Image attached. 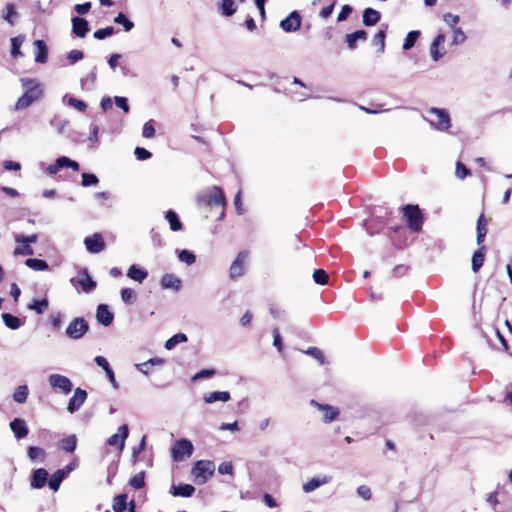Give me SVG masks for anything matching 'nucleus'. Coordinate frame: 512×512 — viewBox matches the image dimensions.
Instances as JSON below:
<instances>
[{
    "mask_svg": "<svg viewBox=\"0 0 512 512\" xmlns=\"http://www.w3.org/2000/svg\"><path fill=\"white\" fill-rule=\"evenodd\" d=\"M429 114H434L437 117V122L430 121V125L437 130L446 131L451 127L450 116L447 110L440 108H431L428 110Z\"/></svg>",
    "mask_w": 512,
    "mask_h": 512,
    "instance_id": "8",
    "label": "nucleus"
},
{
    "mask_svg": "<svg viewBox=\"0 0 512 512\" xmlns=\"http://www.w3.org/2000/svg\"><path fill=\"white\" fill-rule=\"evenodd\" d=\"M28 397V387L26 385H20L18 386L14 393H13V399L15 402L23 404L26 402Z\"/></svg>",
    "mask_w": 512,
    "mask_h": 512,
    "instance_id": "35",
    "label": "nucleus"
},
{
    "mask_svg": "<svg viewBox=\"0 0 512 512\" xmlns=\"http://www.w3.org/2000/svg\"><path fill=\"white\" fill-rule=\"evenodd\" d=\"M128 434V426L126 424L121 425L117 432L109 437L108 444L112 447H117L120 451H122L125 446V441L128 437Z\"/></svg>",
    "mask_w": 512,
    "mask_h": 512,
    "instance_id": "13",
    "label": "nucleus"
},
{
    "mask_svg": "<svg viewBox=\"0 0 512 512\" xmlns=\"http://www.w3.org/2000/svg\"><path fill=\"white\" fill-rule=\"evenodd\" d=\"M77 438L75 435H70L66 438H63L60 441L61 448L66 452H73L76 449Z\"/></svg>",
    "mask_w": 512,
    "mask_h": 512,
    "instance_id": "37",
    "label": "nucleus"
},
{
    "mask_svg": "<svg viewBox=\"0 0 512 512\" xmlns=\"http://www.w3.org/2000/svg\"><path fill=\"white\" fill-rule=\"evenodd\" d=\"M48 473L45 469L39 468L33 472L31 486L35 489L42 488L47 480Z\"/></svg>",
    "mask_w": 512,
    "mask_h": 512,
    "instance_id": "22",
    "label": "nucleus"
},
{
    "mask_svg": "<svg viewBox=\"0 0 512 512\" xmlns=\"http://www.w3.org/2000/svg\"><path fill=\"white\" fill-rule=\"evenodd\" d=\"M99 182L98 177L95 174L83 173L82 174V186L89 187L97 185Z\"/></svg>",
    "mask_w": 512,
    "mask_h": 512,
    "instance_id": "47",
    "label": "nucleus"
},
{
    "mask_svg": "<svg viewBox=\"0 0 512 512\" xmlns=\"http://www.w3.org/2000/svg\"><path fill=\"white\" fill-rule=\"evenodd\" d=\"M315 283L325 285L328 282V274L323 269H316L313 273Z\"/></svg>",
    "mask_w": 512,
    "mask_h": 512,
    "instance_id": "51",
    "label": "nucleus"
},
{
    "mask_svg": "<svg viewBox=\"0 0 512 512\" xmlns=\"http://www.w3.org/2000/svg\"><path fill=\"white\" fill-rule=\"evenodd\" d=\"M310 404L322 413V419L326 423L333 422L339 415V410L334 406L321 404L315 400H311Z\"/></svg>",
    "mask_w": 512,
    "mask_h": 512,
    "instance_id": "12",
    "label": "nucleus"
},
{
    "mask_svg": "<svg viewBox=\"0 0 512 512\" xmlns=\"http://www.w3.org/2000/svg\"><path fill=\"white\" fill-rule=\"evenodd\" d=\"M2 320L4 324L12 330H16L22 326V321L18 317L9 313L2 314Z\"/></svg>",
    "mask_w": 512,
    "mask_h": 512,
    "instance_id": "30",
    "label": "nucleus"
},
{
    "mask_svg": "<svg viewBox=\"0 0 512 512\" xmlns=\"http://www.w3.org/2000/svg\"><path fill=\"white\" fill-rule=\"evenodd\" d=\"M220 9L225 16L233 15L236 12L234 0H221Z\"/></svg>",
    "mask_w": 512,
    "mask_h": 512,
    "instance_id": "39",
    "label": "nucleus"
},
{
    "mask_svg": "<svg viewBox=\"0 0 512 512\" xmlns=\"http://www.w3.org/2000/svg\"><path fill=\"white\" fill-rule=\"evenodd\" d=\"M231 398L230 393L227 391H215L208 393L204 396V401L207 404H212L217 401L227 402Z\"/></svg>",
    "mask_w": 512,
    "mask_h": 512,
    "instance_id": "25",
    "label": "nucleus"
},
{
    "mask_svg": "<svg viewBox=\"0 0 512 512\" xmlns=\"http://www.w3.org/2000/svg\"><path fill=\"white\" fill-rule=\"evenodd\" d=\"M485 252L484 247H481L479 250L475 251L472 256V270L473 272H477L484 263Z\"/></svg>",
    "mask_w": 512,
    "mask_h": 512,
    "instance_id": "33",
    "label": "nucleus"
},
{
    "mask_svg": "<svg viewBox=\"0 0 512 512\" xmlns=\"http://www.w3.org/2000/svg\"><path fill=\"white\" fill-rule=\"evenodd\" d=\"M28 308L30 310H34L36 311L38 314H41L43 313L45 310H47L48 308V301L47 299H42V300H33L29 305H28Z\"/></svg>",
    "mask_w": 512,
    "mask_h": 512,
    "instance_id": "40",
    "label": "nucleus"
},
{
    "mask_svg": "<svg viewBox=\"0 0 512 512\" xmlns=\"http://www.w3.org/2000/svg\"><path fill=\"white\" fill-rule=\"evenodd\" d=\"M10 428L18 439L24 438L28 434V427L23 419L15 418L10 423Z\"/></svg>",
    "mask_w": 512,
    "mask_h": 512,
    "instance_id": "19",
    "label": "nucleus"
},
{
    "mask_svg": "<svg viewBox=\"0 0 512 512\" xmlns=\"http://www.w3.org/2000/svg\"><path fill=\"white\" fill-rule=\"evenodd\" d=\"M134 153L138 160H146L151 157V153L148 150H146L145 148H141V147H136Z\"/></svg>",
    "mask_w": 512,
    "mask_h": 512,
    "instance_id": "64",
    "label": "nucleus"
},
{
    "mask_svg": "<svg viewBox=\"0 0 512 512\" xmlns=\"http://www.w3.org/2000/svg\"><path fill=\"white\" fill-rule=\"evenodd\" d=\"M178 257L181 262H184L187 265H192L196 261V256L189 250L180 251Z\"/></svg>",
    "mask_w": 512,
    "mask_h": 512,
    "instance_id": "49",
    "label": "nucleus"
},
{
    "mask_svg": "<svg viewBox=\"0 0 512 512\" xmlns=\"http://www.w3.org/2000/svg\"><path fill=\"white\" fill-rule=\"evenodd\" d=\"M445 40V35L443 33H439L431 42L429 54L434 62H438L446 54V49L444 47Z\"/></svg>",
    "mask_w": 512,
    "mask_h": 512,
    "instance_id": "10",
    "label": "nucleus"
},
{
    "mask_svg": "<svg viewBox=\"0 0 512 512\" xmlns=\"http://www.w3.org/2000/svg\"><path fill=\"white\" fill-rule=\"evenodd\" d=\"M166 220L169 222L172 231H179L182 229V223L178 215L173 210H168L165 215Z\"/></svg>",
    "mask_w": 512,
    "mask_h": 512,
    "instance_id": "31",
    "label": "nucleus"
},
{
    "mask_svg": "<svg viewBox=\"0 0 512 512\" xmlns=\"http://www.w3.org/2000/svg\"><path fill=\"white\" fill-rule=\"evenodd\" d=\"M469 170L466 168L465 165H463L462 163L458 162L457 163V166H456V176L459 178V179H464L465 177H467L469 175Z\"/></svg>",
    "mask_w": 512,
    "mask_h": 512,
    "instance_id": "63",
    "label": "nucleus"
},
{
    "mask_svg": "<svg viewBox=\"0 0 512 512\" xmlns=\"http://www.w3.org/2000/svg\"><path fill=\"white\" fill-rule=\"evenodd\" d=\"M48 382L52 389L58 390L65 395L69 394L73 387L68 377L57 373L49 375Z\"/></svg>",
    "mask_w": 512,
    "mask_h": 512,
    "instance_id": "7",
    "label": "nucleus"
},
{
    "mask_svg": "<svg viewBox=\"0 0 512 512\" xmlns=\"http://www.w3.org/2000/svg\"><path fill=\"white\" fill-rule=\"evenodd\" d=\"M194 450L192 442L188 439L177 440L171 450L174 461L180 462L189 458Z\"/></svg>",
    "mask_w": 512,
    "mask_h": 512,
    "instance_id": "4",
    "label": "nucleus"
},
{
    "mask_svg": "<svg viewBox=\"0 0 512 512\" xmlns=\"http://www.w3.org/2000/svg\"><path fill=\"white\" fill-rule=\"evenodd\" d=\"M23 40L19 37H14L11 39V55L13 57H18L21 55L20 46L22 45Z\"/></svg>",
    "mask_w": 512,
    "mask_h": 512,
    "instance_id": "56",
    "label": "nucleus"
},
{
    "mask_svg": "<svg viewBox=\"0 0 512 512\" xmlns=\"http://www.w3.org/2000/svg\"><path fill=\"white\" fill-rule=\"evenodd\" d=\"M487 233L486 224L483 222V216H480L477 222V243L481 244Z\"/></svg>",
    "mask_w": 512,
    "mask_h": 512,
    "instance_id": "45",
    "label": "nucleus"
},
{
    "mask_svg": "<svg viewBox=\"0 0 512 512\" xmlns=\"http://www.w3.org/2000/svg\"><path fill=\"white\" fill-rule=\"evenodd\" d=\"M459 16L454 15L452 13H445L443 15V21L452 29H456L457 24L459 23Z\"/></svg>",
    "mask_w": 512,
    "mask_h": 512,
    "instance_id": "52",
    "label": "nucleus"
},
{
    "mask_svg": "<svg viewBox=\"0 0 512 512\" xmlns=\"http://www.w3.org/2000/svg\"><path fill=\"white\" fill-rule=\"evenodd\" d=\"M197 202L200 205L225 206L226 199L222 189L219 188L218 186H213L208 190L204 191L203 193L199 194L197 196Z\"/></svg>",
    "mask_w": 512,
    "mask_h": 512,
    "instance_id": "2",
    "label": "nucleus"
},
{
    "mask_svg": "<svg viewBox=\"0 0 512 512\" xmlns=\"http://www.w3.org/2000/svg\"><path fill=\"white\" fill-rule=\"evenodd\" d=\"M155 135V128L152 124V121H148L144 124L142 130V136L145 138H152Z\"/></svg>",
    "mask_w": 512,
    "mask_h": 512,
    "instance_id": "59",
    "label": "nucleus"
},
{
    "mask_svg": "<svg viewBox=\"0 0 512 512\" xmlns=\"http://www.w3.org/2000/svg\"><path fill=\"white\" fill-rule=\"evenodd\" d=\"M373 45L379 47V51L383 52L385 48V32L383 30H380L374 35L373 38Z\"/></svg>",
    "mask_w": 512,
    "mask_h": 512,
    "instance_id": "53",
    "label": "nucleus"
},
{
    "mask_svg": "<svg viewBox=\"0 0 512 512\" xmlns=\"http://www.w3.org/2000/svg\"><path fill=\"white\" fill-rule=\"evenodd\" d=\"M71 283L86 293L92 291L96 286V282L91 279L86 270L80 271L75 278L71 279Z\"/></svg>",
    "mask_w": 512,
    "mask_h": 512,
    "instance_id": "11",
    "label": "nucleus"
},
{
    "mask_svg": "<svg viewBox=\"0 0 512 512\" xmlns=\"http://www.w3.org/2000/svg\"><path fill=\"white\" fill-rule=\"evenodd\" d=\"M88 328L86 320L82 317H77L69 323L66 329V335L70 339L78 340L87 333Z\"/></svg>",
    "mask_w": 512,
    "mask_h": 512,
    "instance_id": "6",
    "label": "nucleus"
},
{
    "mask_svg": "<svg viewBox=\"0 0 512 512\" xmlns=\"http://www.w3.org/2000/svg\"><path fill=\"white\" fill-rule=\"evenodd\" d=\"M116 24L123 25L125 31H130L134 27V23L130 21L123 13H119L115 18Z\"/></svg>",
    "mask_w": 512,
    "mask_h": 512,
    "instance_id": "46",
    "label": "nucleus"
},
{
    "mask_svg": "<svg viewBox=\"0 0 512 512\" xmlns=\"http://www.w3.org/2000/svg\"><path fill=\"white\" fill-rule=\"evenodd\" d=\"M67 101V104L80 112H84L87 109V105L84 101L76 99L74 97L64 96L63 101Z\"/></svg>",
    "mask_w": 512,
    "mask_h": 512,
    "instance_id": "41",
    "label": "nucleus"
},
{
    "mask_svg": "<svg viewBox=\"0 0 512 512\" xmlns=\"http://www.w3.org/2000/svg\"><path fill=\"white\" fill-rule=\"evenodd\" d=\"M148 276V272L137 265H132L127 271V277L130 279L142 283Z\"/></svg>",
    "mask_w": 512,
    "mask_h": 512,
    "instance_id": "24",
    "label": "nucleus"
},
{
    "mask_svg": "<svg viewBox=\"0 0 512 512\" xmlns=\"http://www.w3.org/2000/svg\"><path fill=\"white\" fill-rule=\"evenodd\" d=\"M195 492L194 486L190 484H180L174 487L173 495L180 497H190Z\"/></svg>",
    "mask_w": 512,
    "mask_h": 512,
    "instance_id": "29",
    "label": "nucleus"
},
{
    "mask_svg": "<svg viewBox=\"0 0 512 512\" xmlns=\"http://www.w3.org/2000/svg\"><path fill=\"white\" fill-rule=\"evenodd\" d=\"M114 33V28L109 26L103 29H98L94 32V37L96 39L102 40L108 36H111Z\"/></svg>",
    "mask_w": 512,
    "mask_h": 512,
    "instance_id": "57",
    "label": "nucleus"
},
{
    "mask_svg": "<svg viewBox=\"0 0 512 512\" xmlns=\"http://www.w3.org/2000/svg\"><path fill=\"white\" fill-rule=\"evenodd\" d=\"M66 477L65 470H57L52 476L49 478L48 485L53 491H58L61 482Z\"/></svg>",
    "mask_w": 512,
    "mask_h": 512,
    "instance_id": "28",
    "label": "nucleus"
},
{
    "mask_svg": "<svg viewBox=\"0 0 512 512\" xmlns=\"http://www.w3.org/2000/svg\"><path fill=\"white\" fill-rule=\"evenodd\" d=\"M331 481V477L327 475L316 476L311 478L309 481L303 484L302 489L305 493H311L319 487L328 484Z\"/></svg>",
    "mask_w": 512,
    "mask_h": 512,
    "instance_id": "16",
    "label": "nucleus"
},
{
    "mask_svg": "<svg viewBox=\"0 0 512 512\" xmlns=\"http://www.w3.org/2000/svg\"><path fill=\"white\" fill-rule=\"evenodd\" d=\"M96 319L100 324L104 326H109L113 322L114 315L110 311L108 305L100 304L97 307Z\"/></svg>",
    "mask_w": 512,
    "mask_h": 512,
    "instance_id": "17",
    "label": "nucleus"
},
{
    "mask_svg": "<svg viewBox=\"0 0 512 512\" xmlns=\"http://www.w3.org/2000/svg\"><path fill=\"white\" fill-rule=\"evenodd\" d=\"M215 471V465L209 460H199L195 463L192 468V476L196 484H204L209 478H211Z\"/></svg>",
    "mask_w": 512,
    "mask_h": 512,
    "instance_id": "3",
    "label": "nucleus"
},
{
    "mask_svg": "<svg viewBox=\"0 0 512 512\" xmlns=\"http://www.w3.org/2000/svg\"><path fill=\"white\" fill-rule=\"evenodd\" d=\"M129 483L135 489H140V488L144 487V485H145L144 473L143 472L137 473L130 479Z\"/></svg>",
    "mask_w": 512,
    "mask_h": 512,
    "instance_id": "54",
    "label": "nucleus"
},
{
    "mask_svg": "<svg viewBox=\"0 0 512 512\" xmlns=\"http://www.w3.org/2000/svg\"><path fill=\"white\" fill-rule=\"evenodd\" d=\"M248 258L249 254L247 251H242L237 255L229 269V276L231 279L239 278L244 274Z\"/></svg>",
    "mask_w": 512,
    "mask_h": 512,
    "instance_id": "9",
    "label": "nucleus"
},
{
    "mask_svg": "<svg viewBox=\"0 0 512 512\" xmlns=\"http://www.w3.org/2000/svg\"><path fill=\"white\" fill-rule=\"evenodd\" d=\"M115 104L117 107L122 109L125 113L129 112V105L128 101L125 97L122 96H116L115 97Z\"/></svg>",
    "mask_w": 512,
    "mask_h": 512,
    "instance_id": "61",
    "label": "nucleus"
},
{
    "mask_svg": "<svg viewBox=\"0 0 512 512\" xmlns=\"http://www.w3.org/2000/svg\"><path fill=\"white\" fill-rule=\"evenodd\" d=\"M452 32H453L452 41H451L452 45H459V44H462L463 42H465L466 35L461 28H456V29L452 30Z\"/></svg>",
    "mask_w": 512,
    "mask_h": 512,
    "instance_id": "50",
    "label": "nucleus"
},
{
    "mask_svg": "<svg viewBox=\"0 0 512 512\" xmlns=\"http://www.w3.org/2000/svg\"><path fill=\"white\" fill-rule=\"evenodd\" d=\"M22 87L25 89L24 94L17 100L15 111L23 110L29 107L33 102L39 100L43 95L41 84L30 78H22L20 80Z\"/></svg>",
    "mask_w": 512,
    "mask_h": 512,
    "instance_id": "1",
    "label": "nucleus"
},
{
    "mask_svg": "<svg viewBox=\"0 0 512 512\" xmlns=\"http://www.w3.org/2000/svg\"><path fill=\"white\" fill-rule=\"evenodd\" d=\"M72 30L73 33L78 37H85L89 30L87 21L80 17H74L72 19Z\"/></svg>",
    "mask_w": 512,
    "mask_h": 512,
    "instance_id": "21",
    "label": "nucleus"
},
{
    "mask_svg": "<svg viewBox=\"0 0 512 512\" xmlns=\"http://www.w3.org/2000/svg\"><path fill=\"white\" fill-rule=\"evenodd\" d=\"M357 494L364 500H370L372 497L371 489L366 485H361L357 488Z\"/></svg>",
    "mask_w": 512,
    "mask_h": 512,
    "instance_id": "58",
    "label": "nucleus"
},
{
    "mask_svg": "<svg viewBox=\"0 0 512 512\" xmlns=\"http://www.w3.org/2000/svg\"><path fill=\"white\" fill-rule=\"evenodd\" d=\"M367 33L364 30H357L354 33L347 34L345 37L346 43L350 49H355L357 41H365Z\"/></svg>",
    "mask_w": 512,
    "mask_h": 512,
    "instance_id": "26",
    "label": "nucleus"
},
{
    "mask_svg": "<svg viewBox=\"0 0 512 512\" xmlns=\"http://www.w3.org/2000/svg\"><path fill=\"white\" fill-rule=\"evenodd\" d=\"M403 210L409 228L413 231H419L423 224V218L418 206L407 205Z\"/></svg>",
    "mask_w": 512,
    "mask_h": 512,
    "instance_id": "5",
    "label": "nucleus"
},
{
    "mask_svg": "<svg viewBox=\"0 0 512 512\" xmlns=\"http://www.w3.org/2000/svg\"><path fill=\"white\" fill-rule=\"evenodd\" d=\"M160 283L164 289H173L178 291L181 287V280L173 274H164L161 277Z\"/></svg>",
    "mask_w": 512,
    "mask_h": 512,
    "instance_id": "20",
    "label": "nucleus"
},
{
    "mask_svg": "<svg viewBox=\"0 0 512 512\" xmlns=\"http://www.w3.org/2000/svg\"><path fill=\"white\" fill-rule=\"evenodd\" d=\"M126 508H127V495L126 494L117 495L113 500L114 512H125Z\"/></svg>",
    "mask_w": 512,
    "mask_h": 512,
    "instance_id": "36",
    "label": "nucleus"
},
{
    "mask_svg": "<svg viewBox=\"0 0 512 512\" xmlns=\"http://www.w3.org/2000/svg\"><path fill=\"white\" fill-rule=\"evenodd\" d=\"M58 166H61V168H71L74 171L79 170V164L65 156L58 158Z\"/></svg>",
    "mask_w": 512,
    "mask_h": 512,
    "instance_id": "44",
    "label": "nucleus"
},
{
    "mask_svg": "<svg viewBox=\"0 0 512 512\" xmlns=\"http://www.w3.org/2000/svg\"><path fill=\"white\" fill-rule=\"evenodd\" d=\"M121 299L126 304H132L136 301V292L131 288H124L121 290Z\"/></svg>",
    "mask_w": 512,
    "mask_h": 512,
    "instance_id": "42",
    "label": "nucleus"
},
{
    "mask_svg": "<svg viewBox=\"0 0 512 512\" xmlns=\"http://www.w3.org/2000/svg\"><path fill=\"white\" fill-rule=\"evenodd\" d=\"M18 245L14 249V255H33V248L25 241H15Z\"/></svg>",
    "mask_w": 512,
    "mask_h": 512,
    "instance_id": "38",
    "label": "nucleus"
},
{
    "mask_svg": "<svg viewBox=\"0 0 512 512\" xmlns=\"http://www.w3.org/2000/svg\"><path fill=\"white\" fill-rule=\"evenodd\" d=\"M380 13L373 8H366L363 12L362 21L365 26H373L379 22Z\"/></svg>",
    "mask_w": 512,
    "mask_h": 512,
    "instance_id": "23",
    "label": "nucleus"
},
{
    "mask_svg": "<svg viewBox=\"0 0 512 512\" xmlns=\"http://www.w3.org/2000/svg\"><path fill=\"white\" fill-rule=\"evenodd\" d=\"M352 13V7L349 5H344L338 14L337 21L342 22L345 21L349 15Z\"/></svg>",
    "mask_w": 512,
    "mask_h": 512,
    "instance_id": "60",
    "label": "nucleus"
},
{
    "mask_svg": "<svg viewBox=\"0 0 512 512\" xmlns=\"http://www.w3.org/2000/svg\"><path fill=\"white\" fill-rule=\"evenodd\" d=\"M28 456L31 460H36L38 458L43 460L45 457V452L39 447H30L28 449Z\"/></svg>",
    "mask_w": 512,
    "mask_h": 512,
    "instance_id": "55",
    "label": "nucleus"
},
{
    "mask_svg": "<svg viewBox=\"0 0 512 512\" xmlns=\"http://www.w3.org/2000/svg\"><path fill=\"white\" fill-rule=\"evenodd\" d=\"M36 49L35 61L37 63H45L47 61V47L43 40H36L34 42Z\"/></svg>",
    "mask_w": 512,
    "mask_h": 512,
    "instance_id": "27",
    "label": "nucleus"
},
{
    "mask_svg": "<svg viewBox=\"0 0 512 512\" xmlns=\"http://www.w3.org/2000/svg\"><path fill=\"white\" fill-rule=\"evenodd\" d=\"M306 354L310 355L314 359H316L320 364H324L325 357L323 352L317 347H309L306 351Z\"/></svg>",
    "mask_w": 512,
    "mask_h": 512,
    "instance_id": "48",
    "label": "nucleus"
},
{
    "mask_svg": "<svg viewBox=\"0 0 512 512\" xmlns=\"http://www.w3.org/2000/svg\"><path fill=\"white\" fill-rule=\"evenodd\" d=\"M300 25H301V18L296 11H293L292 13H290V15L288 17H286L285 19H283L280 22V27L285 32H295L296 30H298L300 28Z\"/></svg>",
    "mask_w": 512,
    "mask_h": 512,
    "instance_id": "15",
    "label": "nucleus"
},
{
    "mask_svg": "<svg viewBox=\"0 0 512 512\" xmlns=\"http://www.w3.org/2000/svg\"><path fill=\"white\" fill-rule=\"evenodd\" d=\"M83 58V53L80 50H71L68 53L67 59L71 64L76 63L77 61Z\"/></svg>",
    "mask_w": 512,
    "mask_h": 512,
    "instance_id": "62",
    "label": "nucleus"
},
{
    "mask_svg": "<svg viewBox=\"0 0 512 512\" xmlns=\"http://www.w3.org/2000/svg\"><path fill=\"white\" fill-rule=\"evenodd\" d=\"M188 338L186 336V334L184 333H177L175 335H173L171 338H169L165 344H164V347L167 349V350H172L175 348V346L179 343H185L187 342Z\"/></svg>",
    "mask_w": 512,
    "mask_h": 512,
    "instance_id": "32",
    "label": "nucleus"
},
{
    "mask_svg": "<svg viewBox=\"0 0 512 512\" xmlns=\"http://www.w3.org/2000/svg\"><path fill=\"white\" fill-rule=\"evenodd\" d=\"M84 243L86 249L91 253H99L104 249V242L100 234L87 237Z\"/></svg>",
    "mask_w": 512,
    "mask_h": 512,
    "instance_id": "18",
    "label": "nucleus"
},
{
    "mask_svg": "<svg viewBox=\"0 0 512 512\" xmlns=\"http://www.w3.org/2000/svg\"><path fill=\"white\" fill-rule=\"evenodd\" d=\"M419 36H420L419 31H410L404 40L403 49L410 50L414 46V44L417 41Z\"/></svg>",
    "mask_w": 512,
    "mask_h": 512,
    "instance_id": "43",
    "label": "nucleus"
},
{
    "mask_svg": "<svg viewBox=\"0 0 512 512\" xmlns=\"http://www.w3.org/2000/svg\"><path fill=\"white\" fill-rule=\"evenodd\" d=\"M27 267L35 271H44L48 269V264L46 261L37 258H29L25 261Z\"/></svg>",
    "mask_w": 512,
    "mask_h": 512,
    "instance_id": "34",
    "label": "nucleus"
},
{
    "mask_svg": "<svg viewBox=\"0 0 512 512\" xmlns=\"http://www.w3.org/2000/svg\"><path fill=\"white\" fill-rule=\"evenodd\" d=\"M86 399L87 392L81 388H76L73 396L69 400L67 410L70 413H74L85 403Z\"/></svg>",
    "mask_w": 512,
    "mask_h": 512,
    "instance_id": "14",
    "label": "nucleus"
}]
</instances>
